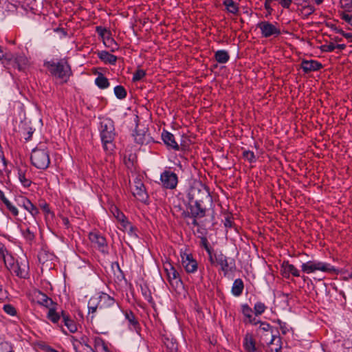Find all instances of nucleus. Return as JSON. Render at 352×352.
<instances>
[{
  "instance_id": "nucleus-1",
  "label": "nucleus",
  "mask_w": 352,
  "mask_h": 352,
  "mask_svg": "<svg viewBox=\"0 0 352 352\" xmlns=\"http://www.w3.org/2000/svg\"><path fill=\"white\" fill-rule=\"evenodd\" d=\"M187 198L188 204L192 206V210H199V212H196V214L204 213L206 215L207 208L205 203H210V205L212 204L208 188L202 184L192 186L188 190ZM192 213L195 214V212Z\"/></svg>"
},
{
  "instance_id": "nucleus-2",
  "label": "nucleus",
  "mask_w": 352,
  "mask_h": 352,
  "mask_svg": "<svg viewBox=\"0 0 352 352\" xmlns=\"http://www.w3.org/2000/svg\"><path fill=\"white\" fill-rule=\"evenodd\" d=\"M99 130L104 149L108 152L112 151L115 148L113 142L116 135L113 121L110 118L103 119Z\"/></svg>"
},
{
  "instance_id": "nucleus-3",
  "label": "nucleus",
  "mask_w": 352,
  "mask_h": 352,
  "mask_svg": "<svg viewBox=\"0 0 352 352\" xmlns=\"http://www.w3.org/2000/svg\"><path fill=\"white\" fill-rule=\"evenodd\" d=\"M44 66L53 76L61 79L63 82H67L72 75L71 67L64 58L45 61Z\"/></svg>"
},
{
  "instance_id": "nucleus-4",
  "label": "nucleus",
  "mask_w": 352,
  "mask_h": 352,
  "mask_svg": "<svg viewBox=\"0 0 352 352\" xmlns=\"http://www.w3.org/2000/svg\"><path fill=\"white\" fill-rule=\"evenodd\" d=\"M30 161L32 166L40 170L47 169L50 164V151L44 144H39L32 149Z\"/></svg>"
},
{
  "instance_id": "nucleus-5",
  "label": "nucleus",
  "mask_w": 352,
  "mask_h": 352,
  "mask_svg": "<svg viewBox=\"0 0 352 352\" xmlns=\"http://www.w3.org/2000/svg\"><path fill=\"white\" fill-rule=\"evenodd\" d=\"M302 271L306 274L314 273L320 271L327 273H336L337 270L329 263L319 261L317 260L309 261L301 265Z\"/></svg>"
},
{
  "instance_id": "nucleus-6",
  "label": "nucleus",
  "mask_w": 352,
  "mask_h": 352,
  "mask_svg": "<svg viewBox=\"0 0 352 352\" xmlns=\"http://www.w3.org/2000/svg\"><path fill=\"white\" fill-rule=\"evenodd\" d=\"M214 256L216 263L220 266L224 276H227L236 271V266L234 258L226 256L221 251L215 252Z\"/></svg>"
},
{
  "instance_id": "nucleus-7",
  "label": "nucleus",
  "mask_w": 352,
  "mask_h": 352,
  "mask_svg": "<svg viewBox=\"0 0 352 352\" xmlns=\"http://www.w3.org/2000/svg\"><path fill=\"white\" fill-rule=\"evenodd\" d=\"M99 303V311L102 314H109V311H118L120 306L115 299L106 293H101L96 298ZM111 314V313H109Z\"/></svg>"
},
{
  "instance_id": "nucleus-8",
  "label": "nucleus",
  "mask_w": 352,
  "mask_h": 352,
  "mask_svg": "<svg viewBox=\"0 0 352 352\" xmlns=\"http://www.w3.org/2000/svg\"><path fill=\"white\" fill-rule=\"evenodd\" d=\"M256 28L260 30L263 38H276L281 34L279 24L276 22L272 23L268 21H262L257 23Z\"/></svg>"
},
{
  "instance_id": "nucleus-9",
  "label": "nucleus",
  "mask_w": 352,
  "mask_h": 352,
  "mask_svg": "<svg viewBox=\"0 0 352 352\" xmlns=\"http://www.w3.org/2000/svg\"><path fill=\"white\" fill-rule=\"evenodd\" d=\"M160 181L163 188L173 190L177 186L178 177L174 172L165 170L160 175Z\"/></svg>"
},
{
  "instance_id": "nucleus-10",
  "label": "nucleus",
  "mask_w": 352,
  "mask_h": 352,
  "mask_svg": "<svg viewBox=\"0 0 352 352\" xmlns=\"http://www.w3.org/2000/svg\"><path fill=\"white\" fill-rule=\"evenodd\" d=\"M164 270L166 273L168 280L172 287H175L176 289L183 288V282L178 272L175 269V267L170 263H168L165 265Z\"/></svg>"
},
{
  "instance_id": "nucleus-11",
  "label": "nucleus",
  "mask_w": 352,
  "mask_h": 352,
  "mask_svg": "<svg viewBox=\"0 0 352 352\" xmlns=\"http://www.w3.org/2000/svg\"><path fill=\"white\" fill-rule=\"evenodd\" d=\"M89 239L100 252L104 254L109 253L107 240L98 232H91L89 234Z\"/></svg>"
},
{
  "instance_id": "nucleus-12",
  "label": "nucleus",
  "mask_w": 352,
  "mask_h": 352,
  "mask_svg": "<svg viewBox=\"0 0 352 352\" xmlns=\"http://www.w3.org/2000/svg\"><path fill=\"white\" fill-rule=\"evenodd\" d=\"M10 270H12L18 277L26 278L28 276L29 265L27 260L23 259L16 261V263H8Z\"/></svg>"
},
{
  "instance_id": "nucleus-13",
  "label": "nucleus",
  "mask_w": 352,
  "mask_h": 352,
  "mask_svg": "<svg viewBox=\"0 0 352 352\" xmlns=\"http://www.w3.org/2000/svg\"><path fill=\"white\" fill-rule=\"evenodd\" d=\"M111 212L113 214L114 217L121 223V226L124 229H129V232L132 233L133 231V227L131 225L130 222L126 219V217L122 212H121L116 206H112L111 208Z\"/></svg>"
},
{
  "instance_id": "nucleus-14",
  "label": "nucleus",
  "mask_w": 352,
  "mask_h": 352,
  "mask_svg": "<svg viewBox=\"0 0 352 352\" xmlns=\"http://www.w3.org/2000/svg\"><path fill=\"white\" fill-rule=\"evenodd\" d=\"M47 318L53 324H56L64 334H67V332L62 324L61 313L60 314L58 312L55 307H50L47 314Z\"/></svg>"
},
{
  "instance_id": "nucleus-15",
  "label": "nucleus",
  "mask_w": 352,
  "mask_h": 352,
  "mask_svg": "<svg viewBox=\"0 0 352 352\" xmlns=\"http://www.w3.org/2000/svg\"><path fill=\"white\" fill-rule=\"evenodd\" d=\"M18 178L23 187L28 188L31 186L30 171L28 166H21L18 168Z\"/></svg>"
},
{
  "instance_id": "nucleus-16",
  "label": "nucleus",
  "mask_w": 352,
  "mask_h": 352,
  "mask_svg": "<svg viewBox=\"0 0 352 352\" xmlns=\"http://www.w3.org/2000/svg\"><path fill=\"white\" fill-rule=\"evenodd\" d=\"M182 263L188 273H194L197 270V262L193 258L192 254H184L182 256Z\"/></svg>"
},
{
  "instance_id": "nucleus-17",
  "label": "nucleus",
  "mask_w": 352,
  "mask_h": 352,
  "mask_svg": "<svg viewBox=\"0 0 352 352\" xmlns=\"http://www.w3.org/2000/svg\"><path fill=\"white\" fill-rule=\"evenodd\" d=\"M259 326L256 329V332L258 334L261 333H263V336H268L270 333L271 334V338L268 344H272L276 338L278 339V341H280V338L276 336L273 334V327L267 322L261 321L258 322Z\"/></svg>"
},
{
  "instance_id": "nucleus-18",
  "label": "nucleus",
  "mask_w": 352,
  "mask_h": 352,
  "mask_svg": "<svg viewBox=\"0 0 352 352\" xmlns=\"http://www.w3.org/2000/svg\"><path fill=\"white\" fill-rule=\"evenodd\" d=\"M132 190L133 195L139 200L144 201L147 198L144 185L138 177L134 179V188Z\"/></svg>"
},
{
  "instance_id": "nucleus-19",
  "label": "nucleus",
  "mask_w": 352,
  "mask_h": 352,
  "mask_svg": "<svg viewBox=\"0 0 352 352\" xmlns=\"http://www.w3.org/2000/svg\"><path fill=\"white\" fill-rule=\"evenodd\" d=\"M300 67L305 73L318 71L322 67V65L315 60H303L301 63Z\"/></svg>"
},
{
  "instance_id": "nucleus-20",
  "label": "nucleus",
  "mask_w": 352,
  "mask_h": 352,
  "mask_svg": "<svg viewBox=\"0 0 352 352\" xmlns=\"http://www.w3.org/2000/svg\"><path fill=\"white\" fill-rule=\"evenodd\" d=\"M241 311L245 319L244 322H248L253 325H256L260 322V320L252 316V309L248 304H243L241 305Z\"/></svg>"
},
{
  "instance_id": "nucleus-21",
  "label": "nucleus",
  "mask_w": 352,
  "mask_h": 352,
  "mask_svg": "<svg viewBox=\"0 0 352 352\" xmlns=\"http://www.w3.org/2000/svg\"><path fill=\"white\" fill-rule=\"evenodd\" d=\"M281 271L282 274L285 278H288L289 277V274H292L295 277L300 276L299 271L296 268V267L290 264L289 261H283L281 265Z\"/></svg>"
},
{
  "instance_id": "nucleus-22",
  "label": "nucleus",
  "mask_w": 352,
  "mask_h": 352,
  "mask_svg": "<svg viewBox=\"0 0 352 352\" xmlns=\"http://www.w3.org/2000/svg\"><path fill=\"white\" fill-rule=\"evenodd\" d=\"M162 138L164 144L168 148L175 151H178L179 149V146L175 141V137L171 133L167 131H164L162 133Z\"/></svg>"
},
{
  "instance_id": "nucleus-23",
  "label": "nucleus",
  "mask_w": 352,
  "mask_h": 352,
  "mask_svg": "<svg viewBox=\"0 0 352 352\" xmlns=\"http://www.w3.org/2000/svg\"><path fill=\"white\" fill-rule=\"evenodd\" d=\"M62 322L67 328L70 333H76L78 331L77 324L70 316L63 310H61Z\"/></svg>"
},
{
  "instance_id": "nucleus-24",
  "label": "nucleus",
  "mask_w": 352,
  "mask_h": 352,
  "mask_svg": "<svg viewBox=\"0 0 352 352\" xmlns=\"http://www.w3.org/2000/svg\"><path fill=\"white\" fill-rule=\"evenodd\" d=\"M162 342L167 349L168 352H177L178 344L171 335H164L162 336Z\"/></svg>"
},
{
  "instance_id": "nucleus-25",
  "label": "nucleus",
  "mask_w": 352,
  "mask_h": 352,
  "mask_svg": "<svg viewBox=\"0 0 352 352\" xmlns=\"http://www.w3.org/2000/svg\"><path fill=\"white\" fill-rule=\"evenodd\" d=\"M243 345L245 352H258L255 340L250 333H248L245 335Z\"/></svg>"
},
{
  "instance_id": "nucleus-26",
  "label": "nucleus",
  "mask_w": 352,
  "mask_h": 352,
  "mask_svg": "<svg viewBox=\"0 0 352 352\" xmlns=\"http://www.w3.org/2000/svg\"><path fill=\"white\" fill-rule=\"evenodd\" d=\"M20 230L27 243L32 244L35 239V234L31 228L26 223H24L23 226L20 228Z\"/></svg>"
},
{
  "instance_id": "nucleus-27",
  "label": "nucleus",
  "mask_w": 352,
  "mask_h": 352,
  "mask_svg": "<svg viewBox=\"0 0 352 352\" xmlns=\"http://www.w3.org/2000/svg\"><path fill=\"white\" fill-rule=\"evenodd\" d=\"M134 137L135 142L141 145L148 144L153 142V138L150 135L144 131L142 132L136 131Z\"/></svg>"
},
{
  "instance_id": "nucleus-28",
  "label": "nucleus",
  "mask_w": 352,
  "mask_h": 352,
  "mask_svg": "<svg viewBox=\"0 0 352 352\" xmlns=\"http://www.w3.org/2000/svg\"><path fill=\"white\" fill-rule=\"evenodd\" d=\"M36 297L37 298V302L38 304L48 309H50V307H52V305H56V303L54 302L52 298L48 297L45 294L43 293L42 292H38L37 294L36 295Z\"/></svg>"
},
{
  "instance_id": "nucleus-29",
  "label": "nucleus",
  "mask_w": 352,
  "mask_h": 352,
  "mask_svg": "<svg viewBox=\"0 0 352 352\" xmlns=\"http://www.w3.org/2000/svg\"><path fill=\"white\" fill-rule=\"evenodd\" d=\"M124 316L126 320L129 322L130 329L138 332L140 329V324L134 314L131 311H126L124 312Z\"/></svg>"
},
{
  "instance_id": "nucleus-30",
  "label": "nucleus",
  "mask_w": 352,
  "mask_h": 352,
  "mask_svg": "<svg viewBox=\"0 0 352 352\" xmlns=\"http://www.w3.org/2000/svg\"><path fill=\"white\" fill-rule=\"evenodd\" d=\"M98 58L104 63L115 65L117 61V56L107 51H101L98 53Z\"/></svg>"
},
{
  "instance_id": "nucleus-31",
  "label": "nucleus",
  "mask_w": 352,
  "mask_h": 352,
  "mask_svg": "<svg viewBox=\"0 0 352 352\" xmlns=\"http://www.w3.org/2000/svg\"><path fill=\"white\" fill-rule=\"evenodd\" d=\"M94 344V350L96 352L100 351H104V352H110V351L108 349L107 346L105 344L104 340L98 337V336H94L92 338Z\"/></svg>"
},
{
  "instance_id": "nucleus-32",
  "label": "nucleus",
  "mask_w": 352,
  "mask_h": 352,
  "mask_svg": "<svg viewBox=\"0 0 352 352\" xmlns=\"http://www.w3.org/2000/svg\"><path fill=\"white\" fill-rule=\"evenodd\" d=\"M244 289V284L241 278H236L234 280L232 287V294L234 296H239L242 294Z\"/></svg>"
},
{
  "instance_id": "nucleus-33",
  "label": "nucleus",
  "mask_w": 352,
  "mask_h": 352,
  "mask_svg": "<svg viewBox=\"0 0 352 352\" xmlns=\"http://www.w3.org/2000/svg\"><path fill=\"white\" fill-rule=\"evenodd\" d=\"M214 58L217 63L224 64L230 60V55L226 50H220L214 53Z\"/></svg>"
},
{
  "instance_id": "nucleus-34",
  "label": "nucleus",
  "mask_w": 352,
  "mask_h": 352,
  "mask_svg": "<svg viewBox=\"0 0 352 352\" xmlns=\"http://www.w3.org/2000/svg\"><path fill=\"white\" fill-rule=\"evenodd\" d=\"M95 84L102 89H106L109 86V82L108 79L103 76L102 74H100L95 79Z\"/></svg>"
},
{
  "instance_id": "nucleus-35",
  "label": "nucleus",
  "mask_w": 352,
  "mask_h": 352,
  "mask_svg": "<svg viewBox=\"0 0 352 352\" xmlns=\"http://www.w3.org/2000/svg\"><path fill=\"white\" fill-rule=\"evenodd\" d=\"M223 4L228 12L232 14H236L239 12V7L233 0H223Z\"/></svg>"
},
{
  "instance_id": "nucleus-36",
  "label": "nucleus",
  "mask_w": 352,
  "mask_h": 352,
  "mask_svg": "<svg viewBox=\"0 0 352 352\" xmlns=\"http://www.w3.org/2000/svg\"><path fill=\"white\" fill-rule=\"evenodd\" d=\"M70 339L72 342L74 349H78L81 345L89 344V340L86 336L81 337L80 340H78L75 337L72 336Z\"/></svg>"
},
{
  "instance_id": "nucleus-37",
  "label": "nucleus",
  "mask_w": 352,
  "mask_h": 352,
  "mask_svg": "<svg viewBox=\"0 0 352 352\" xmlns=\"http://www.w3.org/2000/svg\"><path fill=\"white\" fill-rule=\"evenodd\" d=\"M99 311V303L96 298H91L88 302V314H94L96 311Z\"/></svg>"
},
{
  "instance_id": "nucleus-38",
  "label": "nucleus",
  "mask_w": 352,
  "mask_h": 352,
  "mask_svg": "<svg viewBox=\"0 0 352 352\" xmlns=\"http://www.w3.org/2000/svg\"><path fill=\"white\" fill-rule=\"evenodd\" d=\"M192 206L190 205V204H188V210L189 211H184L183 213H182V215L184 218H191V217H195V218H203L206 215L202 213V214H192V211L193 210H192ZM193 212H194V210H193ZM195 212L196 213V210H195ZM197 212H199V210H197Z\"/></svg>"
},
{
  "instance_id": "nucleus-39",
  "label": "nucleus",
  "mask_w": 352,
  "mask_h": 352,
  "mask_svg": "<svg viewBox=\"0 0 352 352\" xmlns=\"http://www.w3.org/2000/svg\"><path fill=\"white\" fill-rule=\"evenodd\" d=\"M28 212L30 213V214L35 219L36 217L38 214L39 210L38 208L34 206L30 200L28 201L27 205L24 208Z\"/></svg>"
},
{
  "instance_id": "nucleus-40",
  "label": "nucleus",
  "mask_w": 352,
  "mask_h": 352,
  "mask_svg": "<svg viewBox=\"0 0 352 352\" xmlns=\"http://www.w3.org/2000/svg\"><path fill=\"white\" fill-rule=\"evenodd\" d=\"M114 94L120 99L122 100L126 96V91L122 85H117L114 87Z\"/></svg>"
},
{
  "instance_id": "nucleus-41",
  "label": "nucleus",
  "mask_w": 352,
  "mask_h": 352,
  "mask_svg": "<svg viewBox=\"0 0 352 352\" xmlns=\"http://www.w3.org/2000/svg\"><path fill=\"white\" fill-rule=\"evenodd\" d=\"M103 42H104V44L107 47L111 48V52H115L116 50H117L118 49V45L117 43L115 41V40L113 38H111L109 36H107L106 40L104 41Z\"/></svg>"
},
{
  "instance_id": "nucleus-42",
  "label": "nucleus",
  "mask_w": 352,
  "mask_h": 352,
  "mask_svg": "<svg viewBox=\"0 0 352 352\" xmlns=\"http://www.w3.org/2000/svg\"><path fill=\"white\" fill-rule=\"evenodd\" d=\"M266 308L267 307L263 302H256L254 306V314L256 316L261 315L262 314H263L265 312Z\"/></svg>"
},
{
  "instance_id": "nucleus-43",
  "label": "nucleus",
  "mask_w": 352,
  "mask_h": 352,
  "mask_svg": "<svg viewBox=\"0 0 352 352\" xmlns=\"http://www.w3.org/2000/svg\"><path fill=\"white\" fill-rule=\"evenodd\" d=\"M96 31L103 38V41L106 40L107 36H110V32L102 26H96Z\"/></svg>"
},
{
  "instance_id": "nucleus-44",
  "label": "nucleus",
  "mask_w": 352,
  "mask_h": 352,
  "mask_svg": "<svg viewBox=\"0 0 352 352\" xmlns=\"http://www.w3.org/2000/svg\"><path fill=\"white\" fill-rule=\"evenodd\" d=\"M243 157L250 163L255 162L256 159L253 151L245 150L243 152Z\"/></svg>"
},
{
  "instance_id": "nucleus-45",
  "label": "nucleus",
  "mask_w": 352,
  "mask_h": 352,
  "mask_svg": "<svg viewBox=\"0 0 352 352\" xmlns=\"http://www.w3.org/2000/svg\"><path fill=\"white\" fill-rule=\"evenodd\" d=\"M0 352H14V350L8 342L0 341Z\"/></svg>"
},
{
  "instance_id": "nucleus-46",
  "label": "nucleus",
  "mask_w": 352,
  "mask_h": 352,
  "mask_svg": "<svg viewBox=\"0 0 352 352\" xmlns=\"http://www.w3.org/2000/svg\"><path fill=\"white\" fill-rule=\"evenodd\" d=\"M145 75L146 72L144 69H138L134 72L132 80L133 82L139 81L142 80L145 76Z\"/></svg>"
},
{
  "instance_id": "nucleus-47",
  "label": "nucleus",
  "mask_w": 352,
  "mask_h": 352,
  "mask_svg": "<svg viewBox=\"0 0 352 352\" xmlns=\"http://www.w3.org/2000/svg\"><path fill=\"white\" fill-rule=\"evenodd\" d=\"M141 292L143 295L144 299L149 302H153V298L151 296V292L146 287H141Z\"/></svg>"
},
{
  "instance_id": "nucleus-48",
  "label": "nucleus",
  "mask_w": 352,
  "mask_h": 352,
  "mask_svg": "<svg viewBox=\"0 0 352 352\" xmlns=\"http://www.w3.org/2000/svg\"><path fill=\"white\" fill-rule=\"evenodd\" d=\"M277 323L279 325L280 330L283 335H286L289 331L290 328L285 322H283L278 319L277 320Z\"/></svg>"
},
{
  "instance_id": "nucleus-49",
  "label": "nucleus",
  "mask_w": 352,
  "mask_h": 352,
  "mask_svg": "<svg viewBox=\"0 0 352 352\" xmlns=\"http://www.w3.org/2000/svg\"><path fill=\"white\" fill-rule=\"evenodd\" d=\"M15 63L18 65V69L19 70L23 69L25 65L27 63V59L24 56H18L14 58Z\"/></svg>"
},
{
  "instance_id": "nucleus-50",
  "label": "nucleus",
  "mask_w": 352,
  "mask_h": 352,
  "mask_svg": "<svg viewBox=\"0 0 352 352\" xmlns=\"http://www.w3.org/2000/svg\"><path fill=\"white\" fill-rule=\"evenodd\" d=\"M3 309L10 316H14L16 314V309L10 304L4 305Z\"/></svg>"
},
{
  "instance_id": "nucleus-51",
  "label": "nucleus",
  "mask_w": 352,
  "mask_h": 352,
  "mask_svg": "<svg viewBox=\"0 0 352 352\" xmlns=\"http://www.w3.org/2000/svg\"><path fill=\"white\" fill-rule=\"evenodd\" d=\"M7 209L14 216L19 215V210L9 200L4 204Z\"/></svg>"
},
{
  "instance_id": "nucleus-52",
  "label": "nucleus",
  "mask_w": 352,
  "mask_h": 352,
  "mask_svg": "<svg viewBox=\"0 0 352 352\" xmlns=\"http://www.w3.org/2000/svg\"><path fill=\"white\" fill-rule=\"evenodd\" d=\"M200 245L206 250L207 253H210V250H212V248L209 245L208 241L205 236H200Z\"/></svg>"
},
{
  "instance_id": "nucleus-53",
  "label": "nucleus",
  "mask_w": 352,
  "mask_h": 352,
  "mask_svg": "<svg viewBox=\"0 0 352 352\" xmlns=\"http://www.w3.org/2000/svg\"><path fill=\"white\" fill-rule=\"evenodd\" d=\"M29 200L30 199H28L27 197H25L24 196H18V197H16V198H15V201H16L17 205L23 208L27 205Z\"/></svg>"
},
{
  "instance_id": "nucleus-54",
  "label": "nucleus",
  "mask_w": 352,
  "mask_h": 352,
  "mask_svg": "<svg viewBox=\"0 0 352 352\" xmlns=\"http://www.w3.org/2000/svg\"><path fill=\"white\" fill-rule=\"evenodd\" d=\"M75 352H96L89 344L81 345L78 349H74Z\"/></svg>"
},
{
  "instance_id": "nucleus-55",
  "label": "nucleus",
  "mask_w": 352,
  "mask_h": 352,
  "mask_svg": "<svg viewBox=\"0 0 352 352\" xmlns=\"http://www.w3.org/2000/svg\"><path fill=\"white\" fill-rule=\"evenodd\" d=\"M14 56L12 54L4 52L0 46V60H6L10 61L13 59Z\"/></svg>"
},
{
  "instance_id": "nucleus-56",
  "label": "nucleus",
  "mask_w": 352,
  "mask_h": 352,
  "mask_svg": "<svg viewBox=\"0 0 352 352\" xmlns=\"http://www.w3.org/2000/svg\"><path fill=\"white\" fill-rule=\"evenodd\" d=\"M320 49L322 52H331L335 50L334 43H330L329 44L322 45L320 47Z\"/></svg>"
},
{
  "instance_id": "nucleus-57",
  "label": "nucleus",
  "mask_w": 352,
  "mask_h": 352,
  "mask_svg": "<svg viewBox=\"0 0 352 352\" xmlns=\"http://www.w3.org/2000/svg\"><path fill=\"white\" fill-rule=\"evenodd\" d=\"M341 19L344 20L349 25L352 26V14L343 12L341 14Z\"/></svg>"
},
{
  "instance_id": "nucleus-58",
  "label": "nucleus",
  "mask_w": 352,
  "mask_h": 352,
  "mask_svg": "<svg viewBox=\"0 0 352 352\" xmlns=\"http://www.w3.org/2000/svg\"><path fill=\"white\" fill-rule=\"evenodd\" d=\"M6 168V162L3 155V153H0V172L2 173Z\"/></svg>"
},
{
  "instance_id": "nucleus-59",
  "label": "nucleus",
  "mask_w": 352,
  "mask_h": 352,
  "mask_svg": "<svg viewBox=\"0 0 352 352\" xmlns=\"http://www.w3.org/2000/svg\"><path fill=\"white\" fill-rule=\"evenodd\" d=\"M264 8L267 10V13L266 14L265 16H268L272 14V12L273 11L272 8L270 6V3L265 1L264 3Z\"/></svg>"
},
{
  "instance_id": "nucleus-60",
  "label": "nucleus",
  "mask_w": 352,
  "mask_h": 352,
  "mask_svg": "<svg viewBox=\"0 0 352 352\" xmlns=\"http://www.w3.org/2000/svg\"><path fill=\"white\" fill-rule=\"evenodd\" d=\"M280 4L285 8H289L292 3V0H279Z\"/></svg>"
},
{
  "instance_id": "nucleus-61",
  "label": "nucleus",
  "mask_w": 352,
  "mask_h": 352,
  "mask_svg": "<svg viewBox=\"0 0 352 352\" xmlns=\"http://www.w3.org/2000/svg\"><path fill=\"white\" fill-rule=\"evenodd\" d=\"M209 261L212 265H214L216 263L215 258L214 256V253L212 252V250H210V253H208Z\"/></svg>"
},
{
  "instance_id": "nucleus-62",
  "label": "nucleus",
  "mask_w": 352,
  "mask_h": 352,
  "mask_svg": "<svg viewBox=\"0 0 352 352\" xmlns=\"http://www.w3.org/2000/svg\"><path fill=\"white\" fill-rule=\"evenodd\" d=\"M224 226L226 228H231L232 226V221L229 217H228L225 219Z\"/></svg>"
},
{
  "instance_id": "nucleus-63",
  "label": "nucleus",
  "mask_w": 352,
  "mask_h": 352,
  "mask_svg": "<svg viewBox=\"0 0 352 352\" xmlns=\"http://www.w3.org/2000/svg\"><path fill=\"white\" fill-rule=\"evenodd\" d=\"M41 208H42V210H43V212L46 214H49L51 212L50 210V208H49V206L47 204L45 203L43 204H41Z\"/></svg>"
},
{
  "instance_id": "nucleus-64",
  "label": "nucleus",
  "mask_w": 352,
  "mask_h": 352,
  "mask_svg": "<svg viewBox=\"0 0 352 352\" xmlns=\"http://www.w3.org/2000/svg\"><path fill=\"white\" fill-rule=\"evenodd\" d=\"M47 256V254L45 252H41L39 254H38V260L41 263H44L45 262V256Z\"/></svg>"
}]
</instances>
